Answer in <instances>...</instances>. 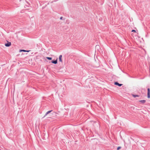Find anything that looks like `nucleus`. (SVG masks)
<instances>
[{"mask_svg": "<svg viewBox=\"0 0 150 150\" xmlns=\"http://www.w3.org/2000/svg\"><path fill=\"white\" fill-rule=\"evenodd\" d=\"M147 90V97L148 98H150V89L149 88H148Z\"/></svg>", "mask_w": 150, "mask_h": 150, "instance_id": "nucleus-1", "label": "nucleus"}, {"mask_svg": "<svg viewBox=\"0 0 150 150\" xmlns=\"http://www.w3.org/2000/svg\"><path fill=\"white\" fill-rule=\"evenodd\" d=\"M5 46L6 47H9L11 45V42H8L7 43H6L5 45Z\"/></svg>", "mask_w": 150, "mask_h": 150, "instance_id": "nucleus-2", "label": "nucleus"}, {"mask_svg": "<svg viewBox=\"0 0 150 150\" xmlns=\"http://www.w3.org/2000/svg\"><path fill=\"white\" fill-rule=\"evenodd\" d=\"M62 55H60L59 56V61L61 62H62Z\"/></svg>", "mask_w": 150, "mask_h": 150, "instance_id": "nucleus-3", "label": "nucleus"}, {"mask_svg": "<svg viewBox=\"0 0 150 150\" xmlns=\"http://www.w3.org/2000/svg\"><path fill=\"white\" fill-rule=\"evenodd\" d=\"M114 84L115 85H117V86H122V84H119V83H118L117 82H115L114 83Z\"/></svg>", "mask_w": 150, "mask_h": 150, "instance_id": "nucleus-4", "label": "nucleus"}, {"mask_svg": "<svg viewBox=\"0 0 150 150\" xmlns=\"http://www.w3.org/2000/svg\"><path fill=\"white\" fill-rule=\"evenodd\" d=\"M139 102L142 103L144 104L146 102V100H139Z\"/></svg>", "mask_w": 150, "mask_h": 150, "instance_id": "nucleus-5", "label": "nucleus"}, {"mask_svg": "<svg viewBox=\"0 0 150 150\" xmlns=\"http://www.w3.org/2000/svg\"><path fill=\"white\" fill-rule=\"evenodd\" d=\"M52 62L54 64H56L57 63V59L55 61H52Z\"/></svg>", "mask_w": 150, "mask_h": 150, "instance_id": "nucleus-6", "label": "nucleus"}, {"mask_svg": "<svg viewBox=\"0 0 150 150\" xmlns=\"http://www.w3.org/2000/svg\"><path fill=\"white\" fill-rule=\"evenodd\" d=\"M52 111V110H50V111H47L45 114V116H46L48 114H49V113L50 112Z\"/></svg>", "mask_w": 150, "mask_h": 150, "instance_id": "nucleus-7", "label": "nucleus"}, {"mask_svg": "<svg viewBox=\"0 0 150 150\" xmlns=\"http://www.w3.org/2000/svg\"><path fill=\"white\" fill-rule=\"evenodd\" d=\"M132 96L134 97V98H135L136 97H138L139 96L138 95H132Z\"/></svg>", "mask_w": 150, "mask_h": 150, "instance_id": "nucleus-8", "label": "nucleus"}, {"mask_svg": "<svg viewBox=\"0 0 150 150\" xmlns=\"http://www.w3.org/2000/svg\"><path fill=\"white\" fill-rule=\"evenodd\" d=\"M46 58L49 60H51L52 59V58L51 57H46Z\"/></svg>", "mask_w": 150, "mask_h": 150, "instance_id": "nucleus-9", "label": "nucleus"}, {"mask_svg": "<svg viewBox=\"0 0 150 150\" xmlns=\"http://www.w3.org/2000/svg\"><path fill=\"white\" fill-rule=\"evenodd\" d=\"M26 52V50H20V52Z\"/></svg>", "mask_w": 150, "mask_h": 150, "instance_id": "nucleus-10", "label": "nucleus"}, {"mask_svg": "<svg viewBox=\"0 0 150 150\" xmlns=\"http://www.w3.org/2000/svg\"><path fill=\"white\" fill-rule=\"evenodd\" d=\"M121 148V147L120 146H119L117 147V149L118 150L120 149Z\"/></svg>", "mask_w": 150, "mask_h": 150, "instance_id": "nucleus-11", "label": "nucleus"}, {"mask_svg": "<svg viewBox=\"0 0 150 150\" xmlns=\"http://www.w3.org/2000/svg\"><path fill=\"white\" fill-rule=\"evenodd\" d=\"M132 32H134V33H136L137 32L135 30H132Z\"/></svg>", "mask_w": 150, "mask_h": 150, "instance_id": "nucleus-12", "label": "nucleus"}, {"mask_svg": "<svg viewBox=\"0 0 150 150\" xmlns=\"http://www.w3.org/2000/svg\"><path fill=\"white\" fill-rule=\"evenodd\" d=\"M131 35H132V36L134 38V34H133V33H132L131 34Z\"/></svg>", "mask_w": 150, "mask_h": 150, "instance_id": "nucleus-13", "label": "nucleus"}, {"mask_svg": "<svg viewBox=\"0 0 150 150\" xmlns=\"http://www.w3.org/2000/svg\"><path fill=\"white\" fill-rule=\"evenodd\" d=\"M30 51V50H26V52H29Z\"/></svg>", "mask_w": 150, "mask_h": 150, "instance_id": "nucleus-14", "label": "nucleus"}, {"mask_svg": "<svg viewBox=\"0 0 150 150\" xmlns=\"http://www.w3.org/2000/svg\"><path fill=\"white\" fill-rule=\"evenodd\" d=\"M62 17H61V18H60V19H62Z\"/></svg>", "mask_w": 150, "mask_h": 150, "instance_id": "nucleus-15", "label": "nucleus"}]
</instances>
